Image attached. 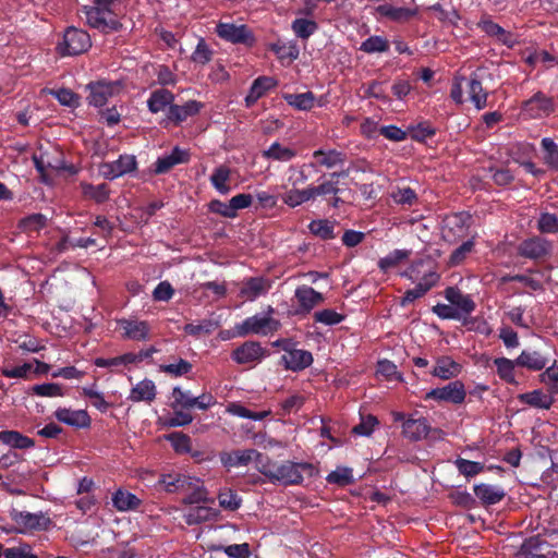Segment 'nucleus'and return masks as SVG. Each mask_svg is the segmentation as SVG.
Returning a JSON list of instances; mask_svg holds the SVG:
<instances>
[{
	"label": "nucleus",
	"instance_id": "obj_1",
	"mask_svg": "<svg viewBox=\"0 0 558 558\" xmlns=\"http://www.w3.org/2000/svg\"><path fill=\"white\" fill-rule=\"evenodd\" d=\"M258 472L272 484L279 483L290 486L302 484L304 475L310 478L316 476L318 469L310 462H293L290 460L276 462L266 457L264 463L258 466Z\"/></svg>",
	"mask_w": 558,
	"mask_h": 558
},
{
	"label": "nucleus",
	"instance_id": "obj_2",
	"mask_svg": "<svg viewBox=\"0 0 558 558\" xmlns=\"http://www.w3.org/2000/svg\"><path fill=\"white\" fill-rule=\"evenodd\" d=\"M119 2L120 0H94L93 5H85L83 12L87 24L105 34L120 32L123 25L114 13Z\"/></svg>",
	"mask_w": 558,
	"mask_h": 558
},
{
	"label": "nucleus",
	"instance_id": "obj_3",
	"mask_svg": "<svg viewBox=\"0 0 558 558\" xmlns=\"http://www.w3.org/2000/svg\"><path fill=\"white\" fill-rule=\"evenodd\" d=\"M424 259H418L413 262L411 266L401 274L402 277L415 282L420 279V282L415 286L414 289H410L405 291L404 295L401 299L400 305L407 306L410 303H413L415 300L424 296L433 287H435L440 278L439 274L435 270L427 269L422 274L421 267L425 265Z\"/></svg>",
	"mask_w": 558,
	"mask_h": 558
},
{
	"label": "nucleus",
	"instance_id": "obj_4",
	"mask_svg": "<svg viewBox=\"0 0 558 558\" xmlns=\"http://www.w3.org/2000/svg\"><path fill=\"white\" fill-rule=\"evenodd\" d=\"M274 313V307L268 306V314ZM281 324L278 319L270 315L260 316L258 314L245 318L242 323L234 327L238 337H246L248 335L267 336L279 330Z\"/></svg>",
	"mask_w": 558,
	"mask_h": 558
},
{
	"label": "nucleus",
	"instance_id": "obj_5",
	"mask_svg": "<svg viewBox=\"0 0 558 558\" xmlns=\"http://www.w3.org/2000/svg\"><path fill=\"white\" fill-rule=\"evenodd\" d=\"M10 518L16 523L17 527L14 530L19 534H26L35 531H48L52 525V520L45 512L32 513L28 511H20L12 509Z\"/></svg>",
	"mask_w": 558,
	"mask_h": 558
},
{
	"label": "nucleus",
	"instance_id": "obj_6",
	"mask_svg": "<svg viewBox=\"0 0 558 558\" xmlns=\"http://www.w3.org/2000/svg\"><path fill=\"white\" fill-rule=\"evenodd\" d=\"M92 47L90 36L87 32L70 26L63 34V41L58 49L61 56H77Z\"/></svg>",
	"mask_w": 558,
	"mask_h": 558
},
{
	"label": "nucleus",
	"instance_id": "obj_7",
	"mask_svg": "<svg viewBox=\"0 0 558 558\" xmlns=\"http://www.w3.org/2000/svg\"><path fill=\"white\" fill-rule=\"evenodd\" d=\"M521 114L526 119H543L549 117L556 110L553 97L538 90L521 105Z\"/></svg>",
	"mask_w": 558,
	"mask_h": 558
},
{
	"label": "nucleus",
	"instance_id": "obj_8",
	"mask_svg": "<svg viewBox=\"0 0 558 558\" xmlns=\"http://www.w3.org/2000/svg\"><path fill=\"white\" fill-rule=\"evenodd\" d=\"M122 88L123 84L121 81L99 80L89 82L85 87L88 92L86 100L90 106L102 107L109 98L119 94Z\"/></svg>",
	"mask_w": 558,
	"mask_h": 558
},
{
	"label": "nucleus",
	"instance_id": "obj_9",
	"mask_svg": "<svg viewBox=\"0 0 558 558\" xmlns=\"http://www.w3.org/2000/svg\"><path fill=\"white\" fill-rule=\"evenodd\" d=\"M216 33L221 39L234 45L253 47L256 43L253 31L245 24L236 25L234 23L220 22L216 26Z\"/></svg>",
	"mask_w": 558,
	"mask_h": 558
},
{
	"label": "nucleus",
	"instance_id": "obj_10",
	"mask_svg": "<svg viewBox=\"0 0 558 558\" xmlns=\"http://www.w3.org/2000/svg\"><path fill=\"white\" fill-rule=\"evenodd\" d=\"M470 221L471 216L464 211L447 215L442 220V239L447 242H456L464 238L468 235Z\"/></svg>",
	"mask_w": 558,
	"mask_h": 558
},
{
	"label": "nucleus",
	"instance_id": "obj_11",
	"mask_svg": "<svg viewBox=\"0 0 558 558\" xmlns=\"http://www.w3.org/2000/svg\"><path fill=\"white\" fill-rule=\"evenodd\" d=\"M466 391L461 380L450 381L446 386L437 387L429 390L425 395V400H435L438 402H447L452 404H461L464 402Z\"/></svg>",
	"mask_w": 558,
	"mask_h": 558
},
{
	"label": "nucleus",
	"instance_id": "obj_12",
	"mask_svg": "<svg viewBox=\"0 0 558 558\" xmlns=\"http://www.w3.org/2000/svg\"><path fill=\"white\" fill-rule=\"evenodd\" d=\"M265 458L266 457L258 452L256 449L233 450L230 452L223 451L220 453V461L223 466L228 469L246 466L252 461L256 462V468L258 469L260 463H264Z\"/></svg>",
	"mask_w": 558,
	"mask_h": 558
},
{
	"label": "nucleus",
	"instance_id": "obj_13",
	"mask_svg": "<svg viewBox=\"0 0 558 558\" xmlns=\"http://www.w3.org/2000/svg\"><path fill=\"white\" fill-rule=\"evenodd\" d=\"M204 105L197 100H189L184 105H175L172 104L166 113V119L163 120L165 126L169 123L178 126L189 118L195 117L199 113Z\"/></svg>",
	"mask_w": 558,
	"mask_h": 558
},
{
	"label": "nucleus",
	"instance_id": "obj_14",
	"mask_svg": "<svg viewBox=\"0 0 558 558\" xmlns=\"http://www.w3.org/2000/svg\"><path fill=\"white\" fill-rule=\"evenodd\" d=\"M551 251V242L541 236L526 239L518 246V254L530 259L544 258L550 255Z\"/></svg>",
	"mask_w": 558,
	"mask_h": 558
},
{
	"label": "nucleus",
	"instance_id": "obj_15",
	"mask_svg": "<svg viewBox=\"0 0 558 558\" xmlns=\"http://www.w3.org/2000/svg\"><path fill=\"white\" fill-rule=\"evenodd\" d=\"M272 287V281L266 277H250L242 281L239 295L246 301H255L266 295Z\"/></svg>",
	"mask_w": 558,
	"mask_h": 558
},
{
	"label": "nucleus",
	"instance_id": "obj_16",
	"mask_svg": "<svg viewBox=\"0 0 558 558\" xmlns=\"http://www.w3.org/2000/svg\"><path fill=\"white\" fill-rule=\"evenodd\" d=\"M124 339L146 341L150 338V326L146 320L121 318L117 322Z\"/></svg>",
	"mask_w": 558,
	"mask_h": 558
},
{
	"label": "nucleus",
	"instance_id": "obj_17",
	"mask_svg": "<svg viewBox=\"0 0 558 558\" xmlns=\"http://www.w3.org/2000/svg\"><path fill=\"white\" fill-rule=\"evenodd\" d=\"M314 359L310 351L292 348L288 353L280 357V364L286 369L301 372L312 365Z\"/></svg>",
	"mask_w": 558,
	"mask_h": 558
},
{
	"label": "nucleus",
	"instance_id": "obj_18",
	"mask_svg": "<svg viewBox=\"0 0 558 558\" xmlns=\"http://www.w3.org/2000/svg\"><path fill=\"white\" fill-rule=\"evenodd\" d=\"M265 355V349L257 341H246L232 351V360L238 364L259 362Z\"/></svg>",
	"mask_w": 558,
	"mask_h": 558
},
{
	"label": "nucleus",
	"instance_id": "obj_19",
	"mask_svg": "<svg viewBox=\"0 0 558 558\" xmlns=\"http://www.w3.org/2000/svg\"><path fill=\"white\" fill-rule=\"evenodd\" d=\"M190 161V153L189 150L182 149L179 146H175L171 153L167 156L159 157L154 162V173L155 174H165L169 172L173 167L181 163H187Z\"/></svg>",
	"mask_w": 558,
	"mask_h": 558
},
{
	"label": "nucleus",
	"instance_id": "obj_20",
	"mask_svg": "<svg viewBox=\"0 0 558 558\" xmlns=\"http://www.w3.org/2000/svg\"><path fill=\"white\" fill-rule=\"evenodd\" d=\"M53 415L59 422L75 428H87L92 423L90 416L86 410L58 408Z\"/></svg>",
	"mask_w": 558,
	"mask_h": 558
},
{
	"label": "nucleus",
	"instance_id": "obj_21",
	"mask_svg": "<svg viewBox=\"0 0 558 558\" xmlns=\"http://www.w3.org/2000/svg\"><path fill=\"white\" fill-rule=\"evenodd\" d=\"M432 427L425 417H408L402 424V436L410 441H420L425 439Z\"/></svg>",
	"mask_w": 558,
	"mask_h": 558
},
{
	"label": "nucleus",
	"instance_id": "obj_22",
	"mask_svg": "<svg viewBox=\"0 0 558 558\" xmlns=\"http://www.w3.org/2000/svg\"><path fill=\"white\" fill-rule=\"evenodd\" d=\"M466 82V93L469 100L477 110L487 107L488 92L483 87V83L477 73H472Z\"/></svg>",
	"mask_w": 558,
	"mask_h": 558
},
{
	"label": "nucleus",
	"instance_id": "obj_23",
	"mask_svg": "<svg viewBox=\"0 0 558 558\" xmlns=\"http://www.w3.org/2000/svg\"><path fill=\"white\" fill-rule=\"evenodd\" d=\"M278 84L277 80L271 76H258L255 78L250 87V90L244 99L245 107H253L259 98L266 95V93Z\"/></svg>",
	"mask_w": 558,
	"mask_h": 558
},
{
	"label": "nucleus",
	"instance_id": "obj_24",
	"mask_svg": "<svg viewBox=\"0 0 558 558\" xmlns=\"http://www.w3.org/2000/svg\"><path fill=\"white\" fill-rule=\"evenodd\" d=\"M446 300L457 308L460 314L469 315L471 314L476 305L473 299L469 294L462 293V291L457 287H448L445 290Z\"/></svg>",
	"mask_w": 558,
	"mask_h": 558
},
{
	"label": "nucleus",
	"instance_id": "obj_25",
	"mask_svg": "<svg viewBox=\"0 0 558 558\" xmlns=\"http://www.w3.org/2000/svg\"><path fill=\"white\" fill-rule=\"evenodd\" d=\"M347 171L332 172L328 174V179L323 180L318 185H311L313 198L318 196L327 198L336 194H341L342 190L339 187V178L347 177Z\"/></svg>",
	"mask_w": 558,
	"mask_h": 558
},
{
	"label": "nucleus",
	"instance_id": "obj_26",
	"mask_svg": "<svg viewBox=\"0 0 558 558\" xmlns=\"http://www.w3.org/2000/svg\"><path fill=\"white\" fill-rule=\"evenodd\" d=\"M302 312L310 313L316 305L324 302V295L308 286H300L294 293Z\"/></svg>",
	"mask_w": 558,
	"mask_h": 558
},
{
	"label": "nucleus",
	"instance_id": "obj_27",
	"mask_svg": "<svg viewBox=\"0 0 558 558\" xmlns=\"http://www.w3.org/2000/svg\"><path fill=\"white\" fill-rule=\"evenodd\" d=\"M473 492L482 504L486 506L496 505L506 496L502 487L485 483L474 485Z\"/></svg>",
	"mask_w": 558,
	"mask_h": 558
},
{
	"label": "nucleus",
	"instance_id": "obj_28",
	"mask_svg": "<svg viewBox=\"0 0 558 558\" xmlns=\"http://www.w3.org/2000/svg\"><path fill=\"white\" fill-rule=\"evenodd\" d=\"M157 395L156 385L151 379L145 378L137 383L130 391L128 400L132 402H147L155 400Z\"/></svg>",
	"mask_w": 558,
	"mask_h": 558
},
{
	"label": "nucleus",
	"instance_id": "obj_29",
	"mask_svg": "<svg viewBox=\"0 0 558 558\" xmlns=\"http://www.w3.org/2000/svg\"><path fill=\"white\" fill-rule=\"evenodd\" d=\"M462 366L450 356L444 355L437 359L436 365L430 372L432 375L447 380L457 377L461 373Z\"/></svg>",
	"mask_w": 558,
	"mask_h": 558
},
{
	"label": "nucleus",
	"instance_id": "obj_30",
	"mask_svg": "<svg viewBox=\"0 0 558 558\" xmlns=\"http://www.w3.org/2000/svg\"><path fill=\"white\" fill-rule=\"evenodd\" d=\"M174 95L166 88H159L150 93L147 99V107L151 113L165 111L173 104Z\"/></svg>",
	"mask_w": 558,
	"mask_h": 558
},
{
	"label": "nucleus",
	"instance_id": "obj_31",
	"mask_svg": "<svg viewBox=\"0 0 558 558\" xmlns=\"http://www.w3.org/2000/svg\"><path fill=\"white\" fill-rule=\"evenodd\" d=\"M376 11L379 15L398 23H405L417 14L415 9L398 8L388 3L378 5Z\"/></svg>",
	"mask_w": 558,
	"mask_h": 558
},
{
	"label": "nucleus",
	"instance_id": "obj_32",
	"mask_svg": "<svg viewBox=\"0 0 558 558\" xmlns=\"http://www.w3.org/2000/svg\"><path fill=\"white\" fill-rule=\"evenodd\" d=\"M517 366L531 371H541L546 367L548 359L538 351H522L515 359Z\"/></svg>",
	"mask_w": 558,
	"mask_h": 558
},
{
	"label": "nucleus",
	"instance_id": "obj_33",
	"mask_svg": "<svg viewBox=\"0 0 558 558\" xmlns=\"http://www.w3.org/2000/svg\"><path fill=\"white\" fill-rule=\"evenodd\" d=\"M0 441L15 449H28L35 446L34 439L21 434L17 430H1Z\"/></svg>",
	"mask_w": 558,
	"mask_h": 558
},
{
	"label": "nucleus",
	"instance_id": "obj_34",
	"mask_svg": "<svg viewBox=\"0 0 558 558\" xmlns=\"http://www.w3.org/2000/svg\"><path fill=\"white\" fill-rule=\"evenodd\" d=\"M318 23L315 20L307 19L306 16L296 17L291 23L293 34L302 40H307L318 31Z\"/></svg>",
	"mask_w": 558,
	"mask_h": 558
},
{
	"label": "nucleus",
	"instance_id": "obj_35",
	"mask_svg": "<svg viewBox=\"0 0 558 558\" xmlns=\"http://www.w3.org/2000/svg\"><path fill=\"white\" fill-rule=\"evenodd\" d=\"M141 504V500L132 493L118 489L112 495V505L118 511L135 510Z\"/></svg>",
	"mask_w": 558,
	"mask_h": 558
},
{
	"label": "nucleus",
	"instance_id": "obj_36",
	"mask_svg": "<svg viewBox=\"0 0 558 558\" xmlns=\"http://www.w3.org/2000/svg\"><path fill=\"white\" fill-rule=\"evenodd\" d=\"M230 168L225 165H221L214 170L213 174L209 178V181L214 189L221 195H227L231 191V187L228 183L230 180Z\"/></svg>",
	"mask_w": 558,
	"mask_h": 558
},
{
	"label": "nucleus",
	"instance_id": "obj_37",
	"mask_svg": "<svg viewBox=\"0 0 558 558\" xmlns=\"http://www.w3.org/2000/svg\"><path fill=\"white\" fill-rule=\"evenodd\" d=\"M81 190L84 197L90 198L98 204H102L109 199L110 190L106 183L93 185L87 182H82Z\"/></svg>",
	"mask_w": 558,
	"mask_h": 558
},
{
	"label": "nucleus",
	"instance_id": "obj_38",
	"mask_svg": "<svg viewBox=\"0 0 558 558\" xmlns=\"http://www.w3.org/2000/svg\"><path fill=\"white\" fill-rule=\"evenodd\" d=\"M217 517V511L206 506H195L189 509L185 514V522L189 525L210 521Z\"/></svg>",
	"mask_w": 558,
	"mask_h": 558
},
{
	"label": "nucleus",
	"instance_id": "obj_39",
	"mask_svg": "<svg viewBox=\"0 0 558 558\" xmlns=\"http://www.w3.org/2000/svg\"><path fill=\"white\" fill-rule=\"evenodd\" d=\"M296 156V150L282 146L279 142H274L268 149L263 151V157L276 161L287 162Z\"/></svg>",
	"mask_w": 558,
	"mask_h": 558
},
{
	"label": "nucleus",
	"instance_id": "obj_40",
	"mask_svg": "<svg viewBox=\"0 0 558 558\" xmlns=\"http://www.w3.org/2000/svg\"><path fill=\"white\" fill-rule=\"evenodd\" d=\"M521 402L537 409H549L553 404V398L544 393L542 390L536 389L519 396Z\"/></svg>",
	"mask_w": 558,
	"mask_h": 558
},
{
	"label": "nucleus",
	"instance_id": "obj_41",
	"mask_svg": "<svg viewBox=\"0 0 558 558\" xmlns=\"http://www.w3.org/2000/svg\"><path fill=\"white\" fill-rule=\"evenodd\" d=\"M283 99L289 106L298 110L308 111L315 106V95L313 92L286 94Z\"/></svg>",
	"mask_w": 558,
	"mask_h": 558
},
{
	"label": "nucleus",
	"instance_id": "obj_42",
	"mask_svg": "<svg viewBox=\"0 0 558 558\" xmlns=\"http://www.w3.org/2000/svg\"><path fill=\"white\" fill-rule=\"evenodd\" d=\"M543 160L548 168L558 171V145L550 137H543L541 141Z\"/></svg>",
	"mask_w": 558,
	"mask_h": 558
},
{
	"label": "nucleus",
	"instance_id": "obj_43",
	"mask_svg": "<svg viewBox=\"0 0 558 558\" xmlns=\"http://www.w3.org/2000/svg\"><path fill=\"white\" fill-rule=\"evenodd\" d=\"M313 199L314 198L311 191V185L303 190L291 189L288 192H286L282 196L283 203L291 208H294Z\"/></svg>",
	"mask_w": 558,
	"mask_h": 558
},
{
	"label": "nucleus",
	"instance_id": "obj_44",
	"mask_svg": "<svg viewBox=\"0 0 558 558\" xmlns=\"http://www.w3.org/2000/svg\"><path fill=\"white\" fill-rule=\"evenodd\" d=\"M411 250H395L378 260V268L383 272H387L389 269L398 266L400 263L408 259L411 256Z\"/></svg>",
	"mask_w": 558,
	"mask_h": 558
},
{
	"label": "nucleus",
	"instance_id": "obj_45",
	"mask_svg": "<svg viewBox=\"0 0 558 558\" xmlns=\"http://www.w3.org/2000/svg\"><path fill=\"white\" fill-rule=\"evenodd\" d=\"M312 234L320 238L322 240H332L335 234V222L327 219L313 220L308 225Z\"/></svg>",
	"mask_w": 558,
	"mask_h": 558
},
{
	"label": "nucleus",
	"instance_id": "obj_46",
	"mask_svg": "<svg viewBox=\"0 0 558 558\" xmlns=\"http://www.w3.org/2000/svg\"><path fill=\"white\" fill-rule=\"evenodd\" d=\"M326 481L327 483L336 484L339 487H345L355 482L353 470L348 466H338L326 476Z\"/></svg>",
	"mask_w": 558,
	"mask_h": 558
},
{
	"label": "nucleus",
	"instance_id": "obj_47",
	"mask_svg": "<svg viewBox=\"0 0 558 558\" xmlns=\"http://www.w3.org/2000/svg\"><path fill=\"white\" fill-rule=\"evenodd\" d=\"M389 41L383 36L373 35L365 39L361 46L360 50L365 53H376V52H387L389 50Z\"/></svg>",
	"mask_w": 558,
	"mask_h": 558
},
{
	"label": "nucleus",
	"instance_id": "obj_48",
	"mask_svg": "<svg viewBox=\"0 0 558 558\" xmlns=\"http://www.w3.org/2000/svg\"><path fill=\"white\" fill-rule=\"evenodd\" d=\"M193 369V364L184 359H178L173 363L162 364L159 371L168 374L171 377H181L187 375Z\"/></svg>",
	"mask_w": 558,
	"mask_h": 558
},
{
	"label": "nucleus",
	"instance_id": "obj_49",
	"mask_svg": "<svg viewBox=\"0 0 558 558\" xmlns=\"http://www.w3.org/2000/svg\"><path fill=\"white\" fill-rule=\"evenodd\" d=\"M497 367L498 376L508 384H517L514 378V366L517 365L515 360H509L507 357H497L494 361Z\"/></svg>",
	"mask_w": 558,
	"mask_h": 558
},
{
	"label": "nucleus",
	"instance_id": "obj_50",
	"mask_svg": "<svg viewBox=\"0 0 558 558\" xmlns=\"http://www.w3.org/2000/svg\"><path fill=\"white\" fill-rule=\"evenodd\" d=\"M166 439L171 442V446L177 453L191 452L192 440L189 435L182 432H173L168 434Z\"/></svg>",
	"mask_w": 558,
	"mask_h": 558
},
{
	"label": "nucleus",
	"instance_id": "obj_51",
	"mask_svg": "<svg viewBox=\"0 0 558 558\" xmlns=\"http://www.w3.org/2000/svg\"><path fill=\"white\" fill-rule=\"evenodd\" d=\"M48 218L40 214H32L21 219L19 226L23 231L35 232L39 231L47 226Z\"/></svg>",
	"mask_w": 558,
	"mask_h": 558
},
{
	"label": "nucleus",
	"instance_id": "obj_52",
	"mask_svg": "<svg viewBox=\"0 0 558 558\" xmlns=\"http://www.w3.org/2000/svg\"><path fill=\"white\" fill-rule=\"evenodd\" d=\"M313 157L317 160L320 166L328 169L336 167L338 163L343 162L342 154L337 150L324 151L322 149L315 150Z\"/></svg>",
	"mask_w": 558,
	"mask_h": 558
},
{
	"label": "nucleus",
	"instance_id": "obj_53",
	"mask_svg": "<svg viewBox=\"0 0 558 558\" xmlns=\"http://www.w3.org/2000/svg\"><path fill=\"white\" fill-rule=\"evenodd\" d=\"M408 133L413 141L425 142L427 138H432L436 134V129L428 122H421L415 125L408 128Z\"/></svg>",
	"mask_w": 558,
	"mask_h": 558
},
{
	"label": "nucleus",
	"instance_id": "obj_54",
	"mask_svg": "<svg viewBox=\"0 0 558 558\" xmlns=\"http://www.w3.org/2000/svg\"><path fill=\"white\" fill-rule=\"evenodd\" d=\"M95 386L96 385H93V387H83L82 395L85 398H88L97 410H99L101 413H105L111 408V404L105 400V397L101 392L95 389Z\"/></svg>",
	"mask_w": 558,
	"mask_h": 558
},
{
	"label": "nucleus",
	"instance_id": "obj_55",
	"mask_svg": "<svg viewBox=\"0 0 558 558\" xmlns=\"http://www.w3.org/2000/svg\"><path fill=\"white\" fill-rule=\"evenodd\" d=\"M313 318L315 323H320L326 326H335L343 322L345 316L337 313L332 308H325L315 312Z\"/></svg>",
	"mask_w": 558,
	"mask_h": 558
},
{
	"label": "nucleus",
	"instance_id": "obj_56",
	"mask_svg": "<svg viewBox=\"0 0 558 558\" xmlns=\"http://www.w3.org/2000/svg\"><path fill=\"white\" fill-rule=\"evenodd\" d=\"M460 474L465 477H473L484 470V464L476 461L466 460L463 458H458L454 462Z\"/></svg>",
	"mask_w": 558,
	"mask_h": 558
},
{
	"label": "nucleus",
	"instance_id": "obj_57",
	"mask_svg": "<svg viewBox=\"0 0 558 558\" xmlns=\"http://www.w3.org/2000/svg\"><path fill=\"white\" fill-rule=\"evenodd\" d=\"M172 398L173 402L171 403V408L173 410H175L177 407H181L185 410L194 408L195 397L191 396L189 391H183L180 387L172 389Z\"/></svg>",
	"mask_w": 558,
	"mask_h": 558
},
{
	"label": "nucleus",
	"instance_id": "obj_58",
	"mask_svg": "<svg viewBox=\"0 0 558 558\" xmlns=\"http://www.w3.org/2000/svg\"><path fill=\"white\" fill-rule=\"evenodd\" d=\"M216 550L223 551L229 558H248L252 554L248 543L232 544L228 546L220 545Z\"/></svg>",
	"mask_w": 558,
	"mask_h": 558
},
{
	"label": "nucleus",
	"instance_id": "obj_59",
	"mask_svg": "<svg viewBox=\"0 0 558 558\" xmlns=\"http://www.w3.org/2000/svg\"><path fill=\"white\" fill-rule=\"evenodd\" d=\"M474 245L475 243L473 240L463 242L459 247L452 251L449 256L448 264L450 266H458L463 263L466 256L473 251Z\"/></svg>",
	"mask_w": 558,
	"mask_h": 558
},
{
	"label": "nucleus",
	"instance_id": "obj_60",
	"mask_svg": "<svg viewBox=\"0 0 558 558\" xmlns=\"http://www.w3.org/2000/svg\"><path fill=\"white\" fill-rule=\"evenodd\" d=\"M29 391L39 397H62L64 395L62 387L56 383L34 385Z\"/></svg>",
	"mask_w": 558,
	"mask_h": 558
},
{
	"label": "nucleus",
	"instance_id": "obj_61",
	"mask_svg": "<svg viewBox=\"0 0 558 558\" xmlns=\"http://www.w3.org/2000/svg\"><path fill=\"white\" fill-rule=\"evenodd\" d=\"M537 228L542 233H558V217L556 214H541Z\"/></svg>",
	"mask_w": 558,
	"mask_h": 558
},
{
	"label": "nucleus",
	"instance_id": "obj_62",
	"mask_svg": "<svg viewBox=\"0 0 558 558\" xmlns=\"http://www.w3.org/2000/svg\"><path fill=\"white\" fill-rule=\"evenodd\" d=\"M213 57V52L203 38L199 39L194 52L192 53V61L197 64H207Z\"/></svg>",
	"mask_w": 558,
	"mask_h": 558
},
{
	"label": "nucleus",
	"instance_id": "obj_63",
	"mask_svg": "<svg viewBox=\"0 0 558 558\" xmlns=\"http://www.w3.org/2000/svg\"><path fill=\"white\" fill-rule=\"evenodd\" d=\"M219 505L227 510L234 511L241 506V498L231 489L218 495Z\"/></svg>",
	"mask_w": 558,
	"mask_h": 558
},
{
	"label": "nucleus",
	"instance_id": "obj_64",
	"mask_svg": "<svg viewBox=\"0 0 558 558\" xmlns=\"http://www.w3.org/2000/svg\"><path fill=\"white\" fill-rule=\"evenodd\" d=\"M113 163L119 177L134 171L137 165L133 155H121Z\"/></svg>",
	"mask_w": 558,
	"mask_h": 558
}]
</instances>
